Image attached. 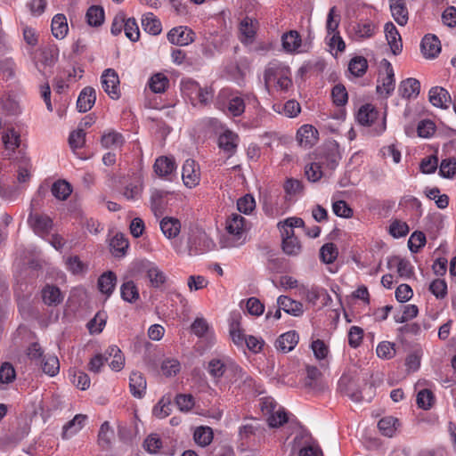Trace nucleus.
Wrapping results in <instances>:
<instances>
[{
	"mask_svg": "<svg viewBox=\"0 0 456 456\" xmlns=\"http://www.w3.org/2000/svg\"><path fill=\"white\" fill-rule=\"evenodd\" d=\"M264 81L268 92L271 87L286 92L292 86L290 69L280 61H271L265 69Z\"/></svg>",
	"mask_w": 456,
	"mask_h": 456,
	"instance_id": "nucleus-1",
	"label": "nucleus"
},
{
	"mask_svg": "<svg viewBox=\"0 0 456 456\" xmlns=\"http://www.w3.org/2000/svg\"><path fill=\"white\" fill-rule=\"evenodd\" d=\"M246 219L240 214L233 213L226 220V234L220 243L223 248H239L246 242Z\"/></svg>",
	"mask_w": 456,
	"mask_h": 456,
	"instance_id": "nucleus-2",
	"label": "nucleus"
},
{
	"mask_svg": "<svg viewBox=\"0 0 456 456\" xmlns=\"http://www.w3.org/2000/svg\"><path fill=\"white\" fill-rule=\"evenodd\" d=\"M215 248L214 241L201 230H191L188 235L187 251L190 256L207 253Z\"/></svg>",
	"mask_w": 456,
	"mask_h": 456,
	"instance_id": "nucleus-3",
	"label": "nucleus"
},
{
	"mask_svg": "<svg viewBox=\"0 0 456 456\" xmlns=\"http://www.w3.org/2000/svg\"><path fill=\"white\" fill-rule=\"evenodd\" d=\"M101 83L104 92L113 100L120 97L118 75L113 69H107L101 77Z\"/></svg>",
	"mask_w": 456,
	"mask_h": 456,
	"instance_id": "nucleus-4",
	"label": "nucleus"
},
{
	"mask_svg": "<svg viewBox=\"0 0 456 456\" xmlns=\"http://www.w3.org/2000/svg\"><path fill=\"white\" fill-rule=\"evenodd\" d=\"M28 224L36 234L43 238L48 235L53 228L52 219L41 214L30 213L28 217Z\"/></svg>",
	"mask_w": 456,
	"mask_h": 456,
	"instance_id": "nucleus-5",
	"label": "nucleus"
},
{
	"mask_svg": "<svg viewBox=\"0 0 456 456\" xmlns=\"http://www.w3.org/2000/svg\"><path fill=\"white\" fill-rule=\"evenodd\" d=\"M182 178L183 183L188 188H193L200 181V173L195 160L188 159L184 161L182 168Z\"/></svg>",
	"mask_w": 456,
	"mask_h": 456,
	"instance_id": "nucleus-6",
	"label": "nucleus"
},
{
	"mask_svg": "<svg viewBox=\"0 0 456 456\" xmlns=\"http://www.w3.org/2000/svg\"><path fill=\"white\" fill-rule=\"evenodd\" d=\"M382 65L384 67L385 73L379 80V84L377 86V91L380 94L388 95L395 89V73L392 64L388 61L383 60Z\"/></svg>",
	"mask_w": 456,
	"mask_h": 456,
	"instance_id": "nucleus-7",
	"label": "nucleus"
},
{
	"mask_svg": "<svg viewBox=\"0 0 456 456\" xmlns=\"http://www.w3.org/2000/svg\"><path fill=\"white\" fill-rule=\"evenodd\" d=\"M257 20L249 17H245L241 20L239 26L240 42L248 45H251L255 38L257 30Z\"/></svg>",
	"mask_w": 456,
	"mask_h": 456,
	"instance_id": "nucleus-8",
	"label": "nucleus"
},
{
	"mask_svg": "<svg viewBox=\"0 0 456 456\" xmlns=\"http://www.w3.org/2000/svg\"><path fill=\"white\" fill-rule=\"evenodd\" d=\"M194 32L185 26L172 28L167 34L168 41L176 45H188L194 41Z\"/></svg>",
	"mask_w": 456,
	"mask_h": 456,
	"instance_id": "nucleus-9",
	"label": "nucleus"
},
{
	"mask_svg": "<svg viewBox=\"0 0 456 456\" xmlns=\"http://www.w3.org/2000/svg\"><path fill=\"white\" fill-rule=\"evenodd\" d=\"M238 144V134L229 129L224 130L218 136V146L228 157L235 154Z\"/></svg>",
	"mask_w": 456,
	"mask_h": 456,
	"instance_id": "nucleus-10",
	"label": "nucleus"
},
{
	"mask_svg": "<svg viewBox=\"0 0 456 456\" xmlns=\"http://www.w3.org/2000/svg\"><path fill=\"white\" fill-rule=\"evenodd\" d=\"M318 140V131L312 125H303L297 132V141L301 147L310 148Z\"/></svg>",
	"mask_w": 456,
	"mask_h": 456,
	"instance_id": "nucleus-11",
	"label": "nucleus"
},
{
	"mask_svg": "<svg viewBox=\"0 0 456 456\" xmlns=\"http://www.w3.org/2000/svg\"><path fill=\"white\" fill-rule=\"evenodd\" d=\"M241 316L240 313H232L229 319V331L232 342L237 346H243L246 337L240 327Z\"/></svg>",
	"mask_w": 456,
	"mask_h": 456,
	"instance_id": "nucleus-12",
	"label": "nucleus"
},
{
	"mask_svg": "<svg viewBox=\"0 0 456 456\" xmlns=\"http://www.w3.org/2000/svg\"><path fill=\"white\" fill-rule=\"evenodd\" d=\"M386 39L395 55L399 54L403 49L401 36L392 22L386 23L384 27Z\"/></svg>",
	"mask_w": 456,
	"mask_h": 456,
	"instance_id": "nucleus-13",
	"label": "nucleus"
},
{
	"mask_svg": "<svg viewBox=\"0 0 456 456\" xmlns=\"http://www.w3.org/2000/svg\"><path fill=\"white\" fill-rule=\"evenodd\" d=\"M105 361L112 370L119 371L125 365V358L117 346H110L105 351Z\"/></svg>",
	"mask_w": 456,
	"mask_h": 456,
	"instance_id": "nucleus-14",
	"label": "nucleus"
},
{
	"mask_svg": "<svg viewBox=\"0 0 456 456\" xmlns=\"http://www.w3.org/2000/svg\"><path fill=\"white\" fill-rule=\"evenodd\" d=\"M441 51V44L437 37L427 35L421 41V52L426 58L433 59Z\"/></svg>",
	"mask_w": 456,
	"mask_h": 456,
	"instance_id": "nucleus-15",
	"label": "nucleus"
},
{
	"mask_svg": "<svg viewBox=\"0 0 456 456\" xmlns=\"http://www.w3.org/2000/svg\"><path fill=\"white\" fill-rule=\"evenodd\" d=\"M428 97L432 105L442 109L448 108L451 102V95L444 88L440 86L432 87L429 91Z\"/></svg>",
	"mask_w": 456,
	"mask_h": 456,
	"instance_id": "nucleus-16",
	"label": "nucleus"
},
{
	"mask_svg": "<svg viewBox=\"0 0 456 456\" xmlns=\"http://www.w3.org/2000/svg\"><path fill=\"white\" fill-rule=\"evenodd\" d=\"M230 369L233 373L232 378V382L237 384L238 387L244 388H253L256 381L254 379L245 372L240 366L231 363Z\"/></svg>",
	"mask_w": 456,
	"mask_h": 456,
	"instance_id": "nucleus-17",
	"label": "nucleus"
},
{
	"mask_svg": "<svg viewBox=\"0 0 456 456\" xmlns=\"http://www.w3.org/2000/svg\"><path fill=\"white\" fill-rule=\"evenodd\" d=\"M96 100L95 90L92 87H85L79 94L77 101V108L79 112H86L92 109Z\"/></svg>",
	"mask_w": 456,
	"mask_h": 456,
	"instance_id": "nucleus-18",
	"label": "nucleus"
},
{
	"mask_svg": "<svg viewBox=\"0 0 456 456\" xmlns=\"http://www.w3.org/2000/svg\"><path fill=\"white\" fill-rule=\"evenodd\" d=\"M277 305L280 309L293 316H300L304 313L303 305L287 296H280L277 298Z\"/></svg>",
	"mask_w": 456,
	"mask_h": 456,
	"instance_id": "nucleus-19",
	"label": "nucleus"
},
{
	"mask_svg": "<svg viewBox=\"0 0 456 456\" xmlns=\"http://www.w3.org/2000/svg\"><path fill=\"white\" fill-rule=\"evenodd\" d=\"M298 338V335L295 330L288 331L277 338L275 346L282 353L290 352L297 345Z\"/></svg>",
	"mask_w": 456,
	"mask_h": 456,
	"instance_id": "nucleus-20",
	"label": "nucleus"
},
{
	"mask_svg": "<svg viewBox=\"0 0 456 456\" xmlns=\"http://www.w3.org/2000/svg\"><path fill=\"white\" fill-rule=\"evenodd\" d=\"M160 230L167 239L178 236L181 231V223L177 218L166 216L159 223Z\"/></svg>",
	"mask_w": 456,
	"mask_h": 456,
	"instance_id": "nucleus-21",
	"label": "nucleus"
},
{
	"mask_svg": "<svg viewBox=\"0 0 456 456\" xmlns=\"http://www.w3.org/2000/svg\"><path fill=\"white\" fill-rule=\"evenodd\" d=\"M146 275L153 288H159L166 281L165 273L159 266L151 262H148L145 265Z\"/></svg>",
	"mask_w": 456,
	"mask_h": 456,
	"instance_id": "nucleus-22",
	"label": "nucleus"
},
{
	"mask_svg": "<svg viewBox=\"0 0 456 456\" xmlns=\"http://www.w3.org/2000/svg\"><path fill=\"white\" fill-rule=\"evenodd\" d=\"M390 11L394 20L400 25L403 26L408 21V10L403 0H388Z\"/></svg>",
	"mask_w": 456,
	"mask_h": 456,
	"instance_id": "nucleus-23",
	"label": "nucleus"
},
{
	"mask_svg": "<svg viewBox=\"0 0 456 456\" xmlns=\"http://www.w3.org/2000/svg\"><path fill=\"white\" fill-rule=\"evenodd\" d=\"M153 168L159 176L164 177L171 175L175 170L176 165L173 158L162 156L155 160Z\"/></svg>",
	"mask_w": 456,
	"mask_h": 456,
	"instance_id": "nucleus-24",
	"label": "nucleus"
},
{
	"mask_svg": "<svg viewBox=\"0 0 456 456\" xmlns=\"http://www.w3.org/2000/svg\"><path fill=\"white\" fill-rule=\"evenodd\" d=\"M129 387L134 397L142 398L146 391V379L142 373L134 371L130 375Z\"/></svg>",
	"mask_w": 456,
	"mask_h": 456,
	"instance_id": "nucleus-25",
	"label": "nucleus"
},
{
	"mask_svg": "<svg viewBox=\"0 0 456 456\" xmlns=\"http://www.w3.org/2000/svg\"><path fill=\"white\" fill-rule=\"evenodd\" d=\"M117 283V276L111 272L102 273L98 279V288L100 291L109 297L114 291Z\"/></svg>",
	"mask_w": 456,
	"mask_h": 456,
	"instance_id": "nucleus-26",
	"label": "nucleus"
},
{
	"mask_svg": "<svg viewBox=\"0 0 456 456\" xmlns=\"http://www.w3.org/2000/svg\"><path fill=\"white\" fill-rule=\"evenodd\" d=\"M420 83L416 78L409 77L401 82L398 92L403 98L416 97L419 94Z\"/></svg>",
	"mask_w": 456,
	"mask_h": 456,
	"instance_id": "nucleus-27",
	"label": "nucleus"
},
{
	"mask_svg": "<svg viewBox=\"0 0 456 456\" xmlns=\"http://www.w3.org/2000/svg\"><path fill=\"white\" fill-rule=\"evenodd\" d=\"M273 110L279 114L284 115L285 117L295 118L300 113L301 107L297 101L289 100L284 104L274 103L273 105Z\"/></svg>",
	"mask_w": 456,
	"mask_h": 456,
	"instance_id": "nucleus-28",
	"label": "nucleus"
},
{
	"mask_svg": "<svg viewBox=\"0 0 456 456\" xmlns=\"http://www.w3.org/2000/svg\"><path fill=\"white\" fill-rule=\"evenodd\" d=\"M399 426L400 423L398 419L393 416H386L378 423V428L380 433L387 437L394 436Z\"/></svg>",
	"mask_w": 456,
	"mask_h": 456,
	"instance_id": "nucleus-29",
	"label": "nucleus"
},
{
	"mask_svg": "<svg viewBox=\"0 0 456 456\" xmlns=\"http://www.w3.org/2000/svg\"><path fill=\"white\" fill-rule=\"evenodd\" d=\"M142 26L146 32L154 36L162 31L160 20L152 12H147L142 16Z\"/></svg>",
	"mask_w": 456,
	"mask_h": 456,
	"instance_id": "nucleus-30",
	"label": "nucleus"
},
{
	"mask_svg": "<svg viewBox=\"0 0 456 456\" xmlns=\"http://www.w3.org/2000/svg\"><path fill=\"white\" fill-rule=\"evenodd\" d=\"M86 416L82 414L76 415L73 419L68 422L63 427L62 436L63 438H69L77 434L85 425Z\"/></svg>",
	"mask_w": 456,
	"mask_h": 456,
	"instance_id": "nucleus-31",
	"label": "nucleus"
},
{
	"mask_svg": "<svg viewBox=\"0 0 456 456\" xmlns=\"http://www.w3.org/2000/svg\"><path fill=\"white\" fill-rule=\"evenodd\" d=\"M388 264L395 265L397 273L403 279H410L414 274L413 266L409 260L395 256L389 260Z\"/></svg>",
	"mask_w": 456,
	"mask_h": 456,
	"instance_id": "nucleus-32",
	"label": "nucleus"
},
{
	"mask_svg": "<svg viewBox=\"0 0 456 456\" xmlns=\"http://www.w3.org/2000/svg\"><path fill=\"white\" fill-rule=\"evenodd\" d=\"M69 28L65 15L56 14L52 20V32L57 39H62L66 37Z\"/></svg>",
	"mask_w": 456,
	"mask_h": 456,
	"instance_id": "nucleus-33",
	"label": "nucleus"
},
{
	"mask_svg": "<svg viewBox=\"0 0 456 456\" xmlns=\"http://www.w3.org/2000/svg\"><path fill=\"white\" fill-rule=\"evenodd\" d=\"M2 141L6 150L14 151L20 145V135L14 128H7L2 134Z\"/></svg>",
	"mask_w": 456,
	"mask_h": 456,
	"instance_id": "nucleus-34",
	"label": "nucleus"
},
{
	"mask_svg": "<svg viewBox=\"0 0 456 456\" xmlns=\"http://www.w3.org/2000/svg\"><path fill=\"white\" fill-rule=\"evenodd\" d=\"M213 430L209 427L200 426L196 428L193 433V439L201 447L208 446L213 440Z\"/></svg>",
	"mask_w": 456,
	"mask_h": 456,
	"instance_id": "nucleus-35",
	"label": "nucleus"
},
{
	"mask_svg": "<svg viewBox=\"0 0 456 456\" xmlns=\"http://www.w3.org/2000/svg\"><path fill=\"white\" fill-rule=\"evenodd\" d=\"M368 69V61L363 56H354L348 63V70L355 77H362Z\"/></svg>",
	"mask_w": 456,
	"mask_h": 456,
	"instance_id": "nucleus-36",
	"label": "nucleus"
},
{
	"mask_svg": "<svg viewBox=\"0 0 456 456\" xmlns=\"http://www.w3.org/2000/svg\"><path fill=\"white\" fill-rule=\"evenodd\" d=\"M379 112L370 104L360 108L357 115L358 121L364 126H370L377 119Z\"/></svg>",
	"mask_w": 456,
	"mask_h": 456,
	"instance_id": "nucleus-37",
	"label": "nucleus"
},
{
	"mask_svg": "<svg viewBox=\"0 0 456 456\" xmlns=\"http://www.w3.org/2000/svg\"><path fill=\"white\" fill-rule=\"evenodd\" d=\"M301 45V38L299 34L291 30L282 36V46L286 52L294 53Z\"/></svg>",
	"mask_w": 456,
	"mask_h": 456,
	"instance_id": "nucleus-38",
	"label": "nucleus"
},
{
	"mask_svg": "<svg viewBox=\"0 0 456 456\" xmlns=\"http://www.w3.org/2000/svg\"><path fill=\"white\" fill-rule=\"evenodd\" d=\"M354 36L357 39L363 40L374 36L376 26L371 21H362L354 27Z\"/></svg>",
	"mask_w": 456,
	"mask_h": 456,
	"instance_id": "nucleus-39",
	"label": "nucleus"
},
{
	"mask_svg": "<svg viewBox=\"0 0 456 456\" xmlns=\"http://www.w3.org/2000/svg\"><path fill=\"white\" fill-rule=\"evenodd\" d=\"M86 17L90 26H101L104 21V10L101 6L93 5L88 8Z\"/></svg>",
	"mask_w": 456,
	"mask_h": 456,
	"instance_id": "nucleus-40",
	"label": "nucleus"
},
{
	"mask_svg": "<svg viewBox=\"0 0 456 456\" xmlns=\"http://www.w3.org/2000/svg\"><path fill=\"white\" fill-rule=\"evenodd\" d=\"M101 142H102V145L104 148L116 149V148H119L123 145L124 138L121 134L115 132V131H110V132L104 134L102 136Z\"/></svg>",
	"mask_w": 456,
	"mask_h": 456,
	"instance_id": "nucleus-41",
	"label": "nucleus"
},
{
	"mask_svg": "<svg viewBox=\"0 0 456 456\" xmlns=\"http://www.w3.org/2000/svg\"><path fill=\"white\" fill-rule=\"evenodd\" d=\"M42 297L48 305H56L62 301L61 291L55 286H46L42 291Z\"/></svg>",
	"mask_w": 456,
	"mask_h": 456,
	"instance_id": "nucleus-42",
	"label": "nucleus"
},
{
	"mask_svg": "<svg viewBox=\"0 0 456 456\" xmlns=\"http://www.w3.org/2000/svg\"><path fill=\"white\" fill-rule=\"evenodd\" d=\"M168 83H169V80L167 77V76H165L162 73H157V74L153 75L152 77H151V78L149 79L148 85H149L150 89L153 93L161 94V93L165 92V90L167 89V87L168 86Z\"/></svg>",
	"mask_w": 456,
	"mask_h": 456,
	"instance_id": "nucleus-43",
	"label": "nucleus"
},
{
	"mask_svg": "<svg viewBox=\"0 0 456 456\" xmlns=\"http://www.w3.org/2000/svg\"><path fill=\"white\" fill-rule=\"evenodd\" d=\"M43 371L53 377L59 373L60 370V362L58 358L55 355H45L41 361Z\"/></svg>",
	"mask_w": 456,
	"mask_h": 456,
	"instance_id": "nucleus-44",
	"label": "nucleus"
},
{
	"mask_svg": "<svg viewBox=\"0 0 456 456\" xmlns=\"http://www.w3.org/2000/svg\"><path fill=\"white\" fill-rule=\"evenodd\" d=\"M228 111L233 117H239L245 111L244 99L238 94H231L228 106Z\"/></svg>",
	"mask_w": 456,
	"mask_h": 456,
	"instance_id": "nucleus-45",
	"label": "nucleus"
},
{
	"mask_svg": "<svg viewBox=\"0 0 456 456\" xmlns=\"http://www.w3.org/2000/svg\"><path fill=\"white\" fill-rule=\"evenodd\" d=\"M142 192V184L140 180H136L126 184L123 190V196L127 200H137L141 198Z\"/></svg>",
	"mask_w": 456,
	"mask_h": 456,
	"instance_id": "nucleus-46",
	"label": "nucleus"
},
{
	"mask_svg": "<svg viewBox=\"0 0 456 456\" xmlns=\"http://www.w3.org/2000/svg\"><path fill=\"white\" fill-rule=\"evenodd\" d=\"M121 297L123 300L133 303L139 298V291L134 281H129L125 282L121 288Z\"/></svg>",
	"mask_w": 456,
	"mask_h": 456,
	"instance_id": "nucleus-47",
	"label": "nucleus"
},
{
	"mask_svg": "<svg viewBox=\"0 0 456 456\" xmlns=\"http://www.w3.org/2000/svg\"><path fill=\"white\" fill-rule=\"evenodd\" d=\"M71 191L70 184L63 180L53 183L52 186L53 195L60 200H65L70 195Z\"/></svg>",
	"mask_w": 456,
	"mask_h": 456,
	"instance_id": "nucleus-48",
	"label": "nucleus"
},
{
	"mask_svg": "<svg viewBox=\"0 0 456 456\" xmlns=\"http://www.w3.org/2000/svg\"><path fill=\"white\" fill-rule=\"evenodd\" d=\"M128 246V240L122 233H117L110 240V247L116 256L125 255Z\"/></svg>",
	"mask_w": 456,
	"mask_h": 456,
	"instance_id": "nucleus-49",
	"label": "nucleus"
},
{
	"mask_svg": "<svg viewBox=\"0 0 456 456\" xmlns=\"http://www.w3.org/2000/svg\"><path fill=\"white\" fill-rule=\"evenodd\" d=\"M161 371L166 377L175 376L181 370V364L177 359L166 358L161 362Z\"/></svg>",
	"mask_w": 456,
	"mask_h": 456,
	"instance_id": "nucleus-50",
	"label": "nucleus"
},
{
	"mask_svg": "<svg viewBox=\"0 0 456 456\" xmlns=\"http://www.w3.org/2000/svg\"><path fill=\"white\" fill-rule=\"evenodd\" d=\"M167 192L162 190L153 189L151 191V208L155 216L158 213H160L164 198L167 196Z\"/></svg>",
	"mask_w": 456,
	"mask_h": 456,
	"instance_id": "nucleus-51",
	"label": "nucleus"
},
{
	"mask_svg": "<svg viewBox=\"0 0 456 456\" xmlns=\"http://www.w3.org/2000/svg\"><path fill=\"white\" fill-rule=\"evenodd\" d=\"M439 174L444 178H453L456 175V159L454 158L443 159L440 164Z\"/></svg>",
	"mask_w": 456,
	"mask_h": 456,
	"instance_id": "nucleus-52",
	"label": "nucleus"
},
{
	"mask_svg": "<svg viewBox=\"0 0 456 456\" xmlns=\"http://www.w3.org/2000/svg\"><path fill=\"white\" fill-rule=\"evenodd\" d=\"M237 208L245 215L251 214L256 208V200L251 194H246L237 200Z\"/></svg>",
	"mask_w": 456,
	"mask_h": 456,
	"instance_id": "nucleus-53",
	"label": "nucleus"
},
{
	"mask_svg": "<svg viewBox=\"0 0 456 456\" xmlns=\"http://www.w3.org/2000/svg\"><path fill=\"white\" fill-rule=\"evenodd\" d=\"M282 250L286 255L297 256L301 251V244L297 237L284 238Z\"/></svg>",
	"mask_w": 456,
	"mask_h": 456,
	"instance_id": "nucleus-54",
	"label": "nucleus"
},
{
	"mask_svg": "<svg viewBox=\"0 0 456 456\" xmlns=\"http://www.w3.org/2000/svg\"><path fill=\"white\" fill-rule=\"evenodd\" d=\"M69 377L72 384L81 390H86L90 387V379L88 375L83 371L74 370L69 373Z\"/></svg>",
	"mask_w": 456,
	"mask_h": 456,
	"instance_id": "nucleus-55",
	"label": "nucleus"
},
{
	"mask_svg": "<svg viewBox=\"0 0 456 456\" xmlns=\"http://www.w3.org/2000/svg\"><path fill=\"white\" fill-rule=\"evenodd\" d=\"M426 195L429 200H434L436 206L441 209L447 208L449 204L448 196L446 194H440V190L438 188L428 189L426 191Z\"/></svg>",
	"mask_w": 456,
	"mask_h": 456,
	"instance_id": "nucleus-56",
	"label": "nucleus"
},
{
	"mask_svg": "<svg viewBox=\"0 0 456 456\" xmlns=\"http://www.w3.org/2000/svg\"><path fill=\"white\" fill-rule=\"evenodd\" d=\"M338 254L337 247L333 243L324 244L320 250L321 259L326 264L333 263L338 257Z\"/></svg>",
	"mask_w": 456,
	"mask_h": 456,
	"instance_id": "nucleus-57",
	"label": "nucleus"
},
{
	"mask_svg": "<svg viewBox=\"0 0 456 456\" xmlns=\"http://www.w3.org/2000/svg\"><path fill=\"white\" fill-rule=\"evenodd\" d=\"M125 35L131 41L135 42L139 39L140 31L136 20L133 18H129L124 22Z\"/></svg>",
	"mask_w": 456,
	"mask_h": 456,
	"instance_id": "nucleus-58",
	"label": "nucleus"
},
{
	"mask_svg": "<svg viewBox=\"0 0 456 456\" xmlns=\"http://www.w3.org/2000/svg\"><path fill=\"white\" fill-rule=\"evenodd\" d=\"M376 352L377 355L381 359H391L395 354V344L382 341L378 345Z\"/></svg>",
	"mask_w": 456,
	"mask_h": 456,
	"instance_id": "nucleus-59",
	"label": "nucleus"
},
{
	"mask_svg": "<svg viewBox=\"0 0 456 456\" xmlns=\"http://www.w3.org/2000/svg\"><path fill=\"white\" fill-rule=\"evenodd\" d=\"M171 413V401L169 398H162L153 408V414L159 419H164Z\"/></svg>",
	"mask_w": 456,
	"mask_h": 456,
	"instance_id": "nucleus-60",
	"label": "nucleus"
},
{
	"mask_svg": "<svg viewBox=\"0 0 456 456\" xmlns=\"http://www.w3.org/2000/svg\"><path fill=\"white\" fill-rule=\"evenodd\" d=\"M425 244L426 236L422 232H414L408 240L409 248L413 253H417Z\"/></svg>",
	"mask_w": 456,
	"mask_h": 456,
	"instance_id": "nucleus-61",
	"label": "nucleus"
},
{
	"mask_svg": "<svg viewBox=\"0 0 456 456\" xmlns=\"http://www.w3.org/2000/svg\"><path fill=\"white\" fill-rule=\"evenodd\" d=\"M209 374L216 379H219L226 370V364L219 359H212L208 367Z\"/></svg>",
	"mask_w": 456,
	"mask_h": 456,
	"instance_id": "nucleus-62",
	"label": "nucleus"
},
{
	"mask_svg": "<svg viewBox=\"0 0 456 456\" xmlns=\"http://www.w3.org/2000/svg\"><path fill=\"white\" fill-rule=\"evenodd\" d=\"M363 330L359 326H352L348 331V345L352 348H357L362 341Z\"/></svg>",
	"mask_w": 456,
	"mask_h": 456,
	"instance_id": "nucleus-63",
	"label": "nucleus"
},
{
	"mask_svg": "<svg viewBox=\"0 0 456 456\" xmlns=\"http://www.w3.org/2000/svg\"><path fill=\"white\" fill-rule=\"evenodd\" d=\"M267 421L271 428L281 427L288 421L287 413L283 409L279 408L269 415Z\"/></svg>",
	"mask_w": 456,
	"mask_h": 456,
	"instance_id": "nucleus-64",
	"label": "nucleus"
}]
</instances>
